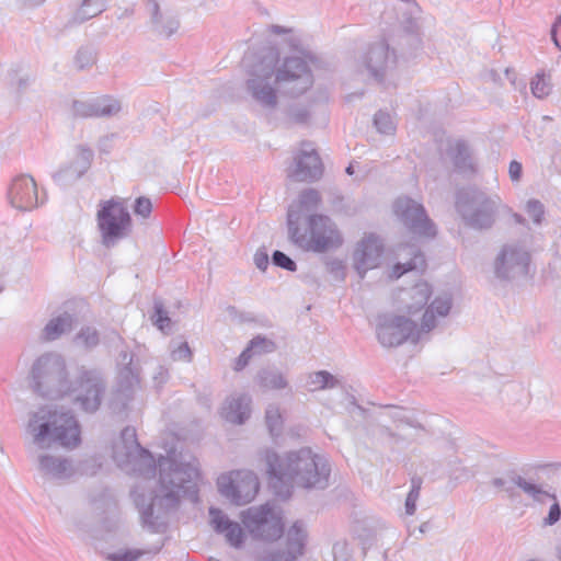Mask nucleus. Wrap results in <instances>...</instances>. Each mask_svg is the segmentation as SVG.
<instances>
[{
  "label": "nucleus",
  "instance_id": "nucleus-1",
  "mask_svg": "<svg viewBox=\"0 0 561 561\" xmlns=\"http://www.w3.org/2000/svg\"><path fill=\"white\" fill-rule=\"evenodd\" d=\"M113 458L121 469L144 478L154 477L157 467L159 469L156 491L146 494L139 484L131 492L142 526L149 531H165L169 515L178 510L181 499L198 501L201 474L194 457L171 451L161 456L156 465L153 456L138 443L135 428L125 427L113 447Z\"/></svg>",
  "mask_w": 561,
  "mask_h": 561
},
{
  "label": "nucleus",
  "instance_id": "nucleus-2",
  "mask_svg": "<svg viewBox=\"0 0 561 561\" xmlns=\"http://www.w3.org/2000/svg\"><path fill=\"white\" fill-rule=\"evenodd\" d=\"M262 458L266 463L270 485L282 499H288L295 485L322 490L329 484L331 467L328 459L308 447L284 456L265 449Z\"/></svg>",
  "mask_w": 561,
  "mask_h": 561
},
{
  "label": "nucleus",
  "instance_id": "nucleus-3",
  "mask_svg": "<svg viewBox=\"0 0 561 561\" xmlns=\"http://www.w3.org/2000/svg\"><path fill=\"white\" fill-rule=\"evenodd\" d=\"M34 390L42 397L57 399L68 393H76L75 401L85 412H94L101 404L104 382L96 370H82L79 381L72 388L67 379L66 363L58 353H45L32 367Z\"/></svg>",
  "mask_w": 561,
  "mask_h": 561
},
{
  "label": "nucleus",
  "instance_id": "nucleus-4",
  "mask_svg": "<svg viewBox=\"0 0 561 561\" xmlns=\"http://www.w3.org/2000/svg\"><path fill=\"white\" fill-rule=\"evenodd\" d=\"M453 299L448 294L438 295L426 307L421 324L404 316L382 313L376 319V336L383 347H397L411 341L416 343L422 334L435 329L439 321L445 319L451 309Z\"/></svg>",
  "mask_w": 561,
  "mask_h": 561
},
{
  "label": "nucleus",
  "instance_id": "nucleus-5",
  "mask_svg": "<svg viewBox=\"0 0 561 561\" xmlns=\"http://www.w3.org/2000/svg\"><path fill=\"white\" fill-rule=\"evenodd\" d=\"M33 447L46 450L55 446L75 448L80 443L78 421L70 411L44 405L28 415L25 427Z\"/></svg>",
  "mask_w": 561,
  "mask_h": 561
},
{
  "label": "nucleus",
  "instance_id": "nucleus-6",
  "mask_svg": "<svg viewBox=\"0 0 561 561\" xmlns=\"http://www.w3.org/2000/svg\"><path fill=\"white\" fill-rule=\"evenodd\" d=\"M287 226L291 242L305 251L324 253L343 243L336 224L325 215H309L302 221L299 210L288 208Z\"/></svg>",
  "mask_w": 561,
  "mask_h": 561
},
{
  "label": "nucleus",
  "instance_id": "nucleus-7",
  "mask_svg": "<svg viewBox=\"0 0 561 561\" xmlns=\"http://www.w3.org/2000/svg\"><path fill=\"white\" fill-rule=\"evenodd\" d=\"M456 208L466 225L478 230L490 229L501 213H511L499 195L477 188L459 191Z\"/></svg>",
  "mask_w": 561,
  "mask_h": 561
},
{
  "label": "nucleus",
  "instance_id": "nucleus-8",
  "mask_svg": "<svg viewBox=\"0 0 561 561\" xmlns=\"http://www.w3.org/2000/svg\"><path fill=\"white\" fill-rule=\"evenodd\" d=\"M245 89L251 99L262 108L273 111L278 104L275 81V56L268 53L248 72Z\"/></svg>",
  "mask_w": 561,
  "mask_h": 561
},
{
  "label": "nucleus",
  "instance_id": "nucleus-9",
  "mask_svg": "<svg viewBox=\"0 0 561 561\" xmlns=\"http://www.w3.org/2000/svg\"><path fill=\"white\" fill-rule=\"evenodd\" d=\"M275 62L277 61L276 54ZM310 55L285 57L278 66L275 65V81L289 96L296 98L309 90L313 84V75L310 68Z\"/></svg>",
  "mask_w": 561,
  "mask_h": 561
},
{
  "label": "nucleus",
  "instance_id": "nucleus-10",
  "mask_svg": "<svg viewBox=\"0 0 561 561\" xmlns=\"http://www.w3.org/2000/svg\"><path fill=\"white\" fill-rule=\"evenodd\" d=\"M98 227L105 247H113L125 238L130 230L131 217L123 199L112 198L104 202L96 215Z\"/></svg>",
  "mask_w": 561,
  "mask_h": 561
},
{
  "label": "nucleus",
  "instance_id": "nucleus-11",
  "mask_svg": "<svg viewBox=\"0 0 561 561\" xmlns=\"http://www.w3.org/2000/svg\"><path fill=\"white\" fill-rule=\"evenodd\" d=\"M217 488L224 497L232 504L241 506L255 499L260 482L251 470H232L218 477Z\"/></svg>",
  "mask_w": 561,
  "mask_h": 561
},
{
  "label": "nucleus",
  "instance_id": "nucleus-12",
  "mask_svg": "<svg viewBox=\"0 0 561 561\" xmlns=\"http://www.w3.org/2000/svg\"><path fill=\"white\" fill-rule=\"evenodd\" d=\"M242 524L255 539L274 540L282 536V517L268 503L252 506L243 511L240 515Z\"/></svg>",
  "mask_w": 561,
  "mask_h": 561
},
{
  "label": "nucleus",
  "instance_id": "nucleus-13",
  "mask_svg": "<svg viewBox=\"0 0 561 561\" xmlns=\"http://www.w3.org/2000/svg\"><path fill=\"white\" fill-rule=\"evenodd\" d=\"M306 541V526L297 520L288 528L284 542L260 550L256 561H297L304 554Z\"/></svg>",
  "mask_w": 561,
  "mask_h": 561
},
{
  "label": "nucleus",
  "instance_id": "nucleus-14",
  "mask_svg": "<svg viewBox=\"0 0 561 561\" xmlns=\"http://www.w3.org/2000/svg\"><path fill=\"white\" fill-rule=\"evenodd\" d=\"M530 254L519 243H506L497 253L493 270L494 276L501 280H512L527 275Z\"/></svg>",
  "mask_w": 561,
  "mask_h": 561
},
{
  "label": "nucleus",
  "instance_id": "nucleus-15",
  "mask_svg": "<svg viewBox=\"0 0 561 561\" xmlns=\"http://www.w3.org/2000/svg\"><path fill=\"white\" fill-rule=\"evenodd\" d=\"M396 216L414 234L432 238L436 234L434 224L427 217L422 204L409 197H399L393 204Z\"/></svg>",
  "mask_w": 561,
  "mask_h": 561
},
{
  "label": "nucleus",
  "instance_id": "nucleus-16",
  "mask_svg": "<svg viewBox=\"0 0 561 561\" xmlns=\"http://www.w3.org/2000/svg\"><path fill=\"white\" fill-rule=\"evenodd\" d=\"M46 450H38L36 456L37 470L45 480L66 481L84 471L71 458L56 455Z\"/></svg>",
  "mask_w": 561,
  "mask_h": 561
},
{
  "label": "nucleus",
  "instance_id": "nucleus-17",
  "mask_svg": "<svg viewBox=\"0 0 561 561\" xmlns=\"http://www.w3.org/2000/svg\"><path fill=\"white\" fill-rule=\"evenodd\" d=\"M323 172L321 159L309 142H304L288 168L287 175L293 181L311 182L318 180Z\"/></svg>",
  "mask_w": 561,
  "mask_h": 561
},
{
  "label": "nucleus",
  "instance_id": "nucleus-18",
  "mask_svg": "<svg viewBox=\"0 0 561 561\" xmlns=\"http://www.w3.org/2000/svg\"><path fill=\"white\" fill-rule=\"evenodd\" d=\"M8 201L12 207L22 211H28L45 202L39 196L35 180L27 174L15 176L8 188Z\"/></svg>",
  "mask_w": 561,
  "mask_h": 561
},
{
  "label": "nucleus",
  "instance_id": "nucleus-19",
  "mask_svg": "<svg viewBox=\"0 0 561 561\" xmlns=\"http://www.w3.org/2000/svg\"><path fill=\"white\" fill-rule=\"evenodd\" d=\"M382 253L383 242L375 233L365 234L363 239L357 242L353 254V263L360 278H364L369 270L380 265Z\"/></svg>",
  "mask_w": 561,
  "mask_h": 561
},
{
  "label": "nucleus",
  "instance_id": "nucleus-20",
  "mask_svg": "<svg viewBox=\"0 0 561 561\" xmlns=\"http://www.w3.org/2000/svg\"><path fill=\"white\" fill-rule=\"evenodd\" d=\"M362 64L375 80L381 81L396 67L397 56L394 51H390L389 44L381 39L368 47L362 57Z\"/></svg>",
  "mask_w": 561,
  "mask_h": 561
},
{
  "label": "nucleus",
  "instance_id": "nucleus-21",
  "mask_svg": "<svg viewBox=\"0 0 561 561\" xmlns=\"http://www.w3.org/2000/svg\"><path fill=\"white\" fill-rule=\"evenodd\" d=\"M139 387V367L134 363V355L122 351L117 359V393L129 399Z\"/></svg>",
  "mask_w": 561,
  "mask_h": 561
},
{
  "label": "nucleus",
  "instance_id": "nucleus-22",
  "mask_svg": "<svg viewBox=\"0 0 561 561\" xmlns=\"http://www.w3.org/2000/svg\"><path fill=\"white\" fill-rule=\"evenodd\" d=\"M93 156V151L89 147L78 146L75 159L69 165L61 168L55 173L54 181L60 186H66L77 181L89 170Z\"/></svg>",
  "mask_w": 561,
  "mask_h": 561
},
{
  "label": "nucleus",
  "instance_id": "nucleus-23",
  "mask_svg": "<svg viewBox=\"0 0 561 561\" xmlns=\"http://www.w3.org/2000/svg\"><path fill=\"white\" fill-rule=\"evenodd\" d=\"M78 319L77 314L69 308V304H65L61 308L51 313L42 330L41 337L44 341L51 342L72 331Z\"/></svg>",
  "mask_w": 561,
  "mask_h": 561
},
{
  "label": "nucleus",
  "instance_id": "nucleus-24",
  "mask_svg": "<svg viewBox=\"0 0 561 561\" xmlns=\"http://www.w3.org/2000/svg\"><path fill=\"white\" fill-rule=\"evenodd\" d=\"M210 524L216 533L225 536L227 542L240 548L244 541V534L239 523L231 520L221 510L209 508Z\"/></svg>",
  "mask_w": 561,
  "mask_h": 561
},
{
  "label": "nucleus",
  "instance_id": "nucleus-25",
  "mask_svg": "<svg viewBox=\"0 0 561 561\" xmlns=\"http://www.w3.org/2000/svg\"><path fill=\"white\" fill-rule=\"evenodd\" d=\"M432 295L431 285L427 282H419L413 287L401 290L399 302L402 310L409 314H415L423 310Z\"/></svg>",
  "mask_w": 561,
  "mask_h": 561
},
{
  "label": "nucleus",
  "instance_id": "nucleus-26",
  "mask_svg": "<svg viewBox=\"0 0 561 561\" xmlns=\"http://www.w3.org/2000/svg\"><path fill=\"white\" fill-rule=\"evenodd\" d=\"M251 397L247 393H233L226 399L220 414L233 424H243L251 414Z\"/></svg>",
  "mask_w": 561,
  "mask_h": 561
},
{
  "label": "nucleus",
  "instance_id": "nucleus-27",
  "mask_svg": "<svg viewBox=\"0 0 561 561\" xmlns=\"http://www.w3.org/2000/svg\"><path fill=\"white\" fill-rule=\"evenodd\" d=\"M147 5L153 32L158 35L169 37L178 31L180 23L173 12L169 10L161 11L158 2L154 0H150Z\"/></svg>",
  "mask_w": 561,
  "mask_h": 561
},
{
  "label": "nucleus",
  "instance_id": "nucleus-28",
  "mask_svg": "<svg viewBox=\"0 0 561 561\" xmlns=\"http://www.w3.org/2000/svg\"><path fill=\"white\" fill-rule=\"evenodd\" d=\"M408 251V254H410L412 257L404 262V263H397L390 273V277L398 279L403 274L412 271L423 272L426 267V261L424 254L420 251L419 248L415 245H407V247H400L398 255L401 256V251Z\"/></svg>",
  "mask_w": 561,
  "mask_h": 561
},
{
  "label": "nucleus",
  "instance_id": "nucleus-29",
  "mask_svg": "<svg viewBox=\"0 0 561 561\" xmlns=\"http://www.w3.org/2000/svg\"><path fill=\"white\" fill-rule=\"evenodd\" d=\"M448 156L454 162L457 171L461 173L473 171V161L468 145L462 140H457L450 145Z\"/></svg>",
  "mask_w": 561,
  "mask_h": 561
},
{
  "label": "nucleus",
  "instance_id": "nucleus-30",
  "mask_svg": "<svg viewBox=\"0 0 561 561\" xmlns=\"http://www.w3.org/2000/svg\"><path fill=\"white\" fill-rule=\"evenodd\" d=\"M106 9V0H82L81 5L76 10L72 15V23H83Z\"/></svg>",
  "mask_w": 561,
  "mask_h": 561
},
{
  "label": "nucleus",
  "instance_id": "nucleus-31",
  "mask_svg": "<svg viewBox=\"0 0 561 561\" xmlns=\"http://www.w3.org/2000/svg\"><path fill=\"white\" fill-rule=\"evenodd\" d=\"M257 382L261 387L271 390H282L287 388L286 376L276 368H265L257 374Z\"/></svg>",
  "mask_w": 561,
  "mask_h": 561
},
{
  "label": "nucleus",
  "instance_id": "nucleus-32",
  "mask_svg": "<svg viewBox=\"0 0 561 561\" xmlns=\"http://www.w3.org/2000/svg\"><path fill=\"white\" fill-rule=\"evenodd\" d=\"M321 197L318 191L313 188L305 190L300 193L298 202L289 206L300 211L302 221L309 216L308 213L314 210L320 204Z\"/></svg>",
  "mask_w": 561,
  "mask_h": 561
},
{
  "label": "nucleus",
  "instance_id": "nucleus-33",
  "mask_svg": "<svg viewBox=\"0 0 561 561\" xmlns=\"http://www.w3.org/2000/svg\"><path fill=\"white\" fill-rule=\"evenodd\" d=\"M93 105L94 117L113 116L122 108L121 102L111 95L93 98Z\"/></svg>",
  "mask_w": 561,
  "mask_h": 561
},
{
  "label": "nucleus",
  "instance_id": "nucleus-34",
  "mask_svg": "<svg viewBox=\"0 0 561 561\" xmlns=\"http://www.w3.org/2000/svg\"><path fill=\"white\" fill-rule=\"evenodd\" d=\"M517 488L522 489L523 492L536 502L543 503L548 497L554 499L552 494L542 484L535 483L530 480H526L523 477H517Z\"/></svg>",
  "mask_w": 561,
  "mask_h": 561
},
{
  "label": "nucleus",
  "instance_id": "nucleus-35",
  "mask_svg": "<svg viewBox=\"0 0 561 561\" xmlns=\"http://www.w3.org/2000/svg\"><path fill=\"white\" fill-rule=\"evenodd\" d=\"M337 380L332 374L325 370L312 373L308 376L307 386L310 391L322 390L325 388H334Z\"/></svg>",
  "mask_w": 561,
  "mask_h": 561
},
{
  "label": "nucleus",
  "instance_id": "nucleus-36",
  "mask_svg": "<svg viewBox=\"0 0 561 561\" xmlns=\"http://www.w3.org/2000/svg\"><path fill=\"white\" fill-rule=\"evenodd\" d=\"M161 546L154 547L152 550L144 551L139 549H118L106 556L108 561H137L145 553H158Z\"/></svg>",
  "mask_w": 561,
  "mask_h": 561
},
{
  "label": "nucleus",
  "instance_id": "nucleus-37",
  "mask_svg": "<svg viewBox=\"0 0 561 561\" xmlns=\"http://www.w3.org/2000/svg\"><path fill=\"white\" fill-rule=\"evenodd\" d=\"M75 342L85 348H93L100 342L99 331L94 327L84 325L77 333Z\"/></svg>",
  "mask_w": 561,
  "mask_h": 561
},
{
  "label": "nucleus",
  "instance_id": "nucleus-38",
  "mask_svg": "<svg viewBox=\"0 0 561 561\" xmlns=\"http://www.w3.org/2000/svg\"><path fill=\"white\" fill-rule=\"evenodd\" d=\"M525 211L533 220L534 225L540 226L545 219V205L535 198H530L525 204Z\"/></svg>",
  "mask_w": 561,
  "mask_h": 561
},
{
  "label": "nucleus",
  "instance_id": "nucleus-39",
  "mask_svg": "<svg viewBox=\"0 0 561 561\" xmlns=\"http://www.w3.org/2000/svg\"><path fill=\"white\" fill-rule=\"evenodd\" d=\"M265 420L272 436H277L282 428V415L278 407L268 405L265 412Z\"/></svg>",
  "mask_w": 561,
  "mask_h": 561
},
{
  "label": "nucleus",
  "instance_id": "nucleus-40",
  "mask_svg": "<svg viewBox=\"0 0 561 561\" xmlns=\"http://www.w3.org/2000/svg\"><path fill=\"white\" fill-rule=\"evenodd\" d=\"M374 124L381 134L391 135L396 130V123L392 116L383 111H379L375 114Z\"/></svg>",
  "mask_w": 561,
  "mask_h": 561
},
{
  "label": "nucleus",
  "instance_id": "nucleus-41",
  "mask_svg": "<svg viewBox=\"0 0 561 561\" xmlns=\"http://www.w3.org/2000/svg\"><path fill=\"white\" fill-rule=\"evenodd\" d=\"M530 90L534 96L542 99L551 91L550 80L546 75H537L530 82Z\"/></svg>",
  "mask_w": 561,
  "mask_h": 561
},
{
  "label": "nucleus",
  "instance_id": "nucleus-42",
  "mask_svg": "<svg viewBox=\"0 0 561 561\" xmlns=\"http://www.w3.org/2000/svg\"><path fill=\"white\" fill-rule=\"evenodd\" d=\"M248 346L251 348L253 356L265 353H272L276 348L275 343L273 341L266 337H262L260 335L252 339Z\"/></svg>",
  "mask_w": 561,
  "mask_h": 561
},
{
  "label": "nucleus",
  "instance_id": "nucleus-43",
  "mask_svg": "<svg viewBox=\"0 0 561 561\" xmlns=\"http://www.w3.org/2000/svg\"><path fill=\"white\" fill-rule=\"evenodd\" d=\"M153 310V324L161 331L169 329L171 319L169 318L168 312L164 310L163 304L160 300L154 301Z\"/></svg>",
  "mask_w": 561,
  "mask_h": 561
},
{
  "label": "nucleus",
  "instance_id": "nucleus-44",
  "mask_svg": "<svg viewBox=\"0 0 561 561\" xmlns=\"http://www.w3.org/2000/svg\"><path fill=\"white\" fill-rule=\"evenodd\" d=\"M387 415L397 423L407 424L411 427H416V424L414 423V420L412 419L410 411L405 409L398 407H388Z\"/></svg>",
  "mask_w": 561,
  "mask_h": 561
},
{
  "label": "nucleus",
  "instance_id": "nucleus-45",
  "mask_svg": "<svg viewBox=\"0 0 561 561\" xmlns=\"http://www.w3.org/2000/svg\"><path fill=\"white\" fill-rule=\"evenodd\" d=\"M332 561H352V550L346 540L340 539L333 543Z\"/></svg>",
  "mask_w": 561,
  "mask_h": 561
},
{
  "label": "nucleus",
  "instance_id": "nucleus-46",
  "mask_svg": "<svg viewBox=\"0 0 561 561\" xmlns=\"http://www.w3.org/2000/svg\"><path fill=\"white\" fill-rule=\"evenodd\" d=\"M93 98L88 100H76L72 103V112L80 117H94Z\"/></svg>",
  "mask_w": 561,
  "mask_h": 561
},
{
  "label": "nucleus",
  "instance_id": "nucleus-47",
  "mask_svg": "<svg viewBox=\"0 0 561 561\" xmlns=\"http://www.w3.org/2000/svg\"><path fill=\"white\" fill-rule=\"evenodd\" d=\"M517 477L518 476L516 474H512L508 477L495 478L493 479L492 484L499 490L505 492L508 496H513L515 488H517Z\"/></svg>",
  "mask_w": 561,
  "mask_h": 561
},
{
  "label": "nucleus",
  "instance_id": "nucleus-48",
  "mask_svg": "<svg viewBox=\"0 0 561 561\" xmlns=\"http://www.w3.org/2000/svg\"><path fill=\"white\" fill-rule=\"evenodd\" d=\"M95 61V54L91 48H80L76 55V66L83 70L91 67Z\"/></svg>",
  "mask_w": 561,
  "mask_h": 561
},
{
  "label": "nucleus",
  "instance_id": "nucleus-49",
  "mask_svg": "<svg viewBox=\"0 0 561 561\" xmlns=\"http://www.w3.org/2000/svg\"><path fill=\"white\" fill-rule=\"evenodd\" d=\"M134 214L141 219L149 218L152 211V203L148 197L140 196L135 199L133 205Z\"/></svg>",
  "mask_w": 561,
  "mask_h": 561
},
{
  "label": "nucleus",
  "instance_id": "nucleus-50",
  "mask_svg": "<svg viewBox=\"0 0 561 561\" xmlns=\"http://www.w3.org/2000/svg\"><path fill=\"white\" fill-rule=\"evenodd\" d=\"M421 482L415 479L412 480V488L405 500V513L413 515L416 510V501L420 496Z\"/></svg>",
  "mask_w": 561,
  "mask_h": 561
},
{
  "label": "nucleus",
  "instance_id": "nucleus-51",
  "mask_svg": "<svg viewBox=\"0 0 561 561\" xmlns=\"http://www.w3.org/2000/svg\"><path fill=\"white\" fill-rule=\"evenodd\" d=\"M272 262L274 265L289 272H295L297 268L296 263L287 254L282 251H274L272 254Z\"/></svg>",
  "mask_w": 561,
  "mask_h": 561
},
{
  "label": "nucleus",
  "instance_id": "nucleus-52",
  "mask_svg": "<svg viewBox=\"0 0 561 561\" xmlns=\"http://www.w3.org/2000/svg\"><path fill=\"white\" fill-rule=\"evenodd\" d=\"M171 357L173 360H192V351L186 342H181L176 346L172 345Z\"/></svg>",
  "mask_w": 561,
  "mask_h": 561
},
{
  "label": "nucleus",
  "instance_id": "nucleus-53",
  "mask_svg": "<svg viewBox=\"0 0 561 561\" xmlns=\"http://www.w3.org/2000/svg\"><path fill=\"white\" fill-rule=\"evenodd\" d=\"M8 81L9 84L19 93L28 85L30 78L28 76H20L16 70H12L8 72Z\"/></svg>",
  "mask_w": 561,
  "mask_h": 561
},
{
  "label": "nucleus",
  "instance_id": "nucleus-54",
  "mask_svg": "<svg viewBox=\"0 0 561 561\" xmlns=\"http://www.w3.org/2000/svg\"><path fill=\"white\" fill-rule=\"evenodd\" d=\"M328 270L329 272L340 280H343L345 278V264L341 260H332L328 262Z\"/></svg>",
  "mask_w": 561,
  "mask_h": 561
},
{
  "label": "nucleus",
  "instance_id": "nucleus-55",
  "mask_svg": "<svg viewBox=\"0 0 561 561\" xmlns=\"http://www.w3.org/2000/svg\"><path fill=\"white\" fill-rule=\"evenodd\" d=\"M253 261H254L255 266L260 271L264 272L267 268L268 262H270L267 252L264 249H259L254 253Z\"/></svg>",
  "mask_w": 561,
  "mask_h": 561
},
{
  "label": "nucleus",
  "instance_id": "nucleus-56",
  "mask_svg": "<svg viewBox=\"0 0 561 561\" xmlns=\"http://www.w3.org/2000/svg\"><path fill=\"white\" fill-rule=\"evenodd\" d=\"M252 356L253 355H252L251 348L249 346H247L245 350H243V352L236 359L233 369L236 371L242 370L249 364Z\"/></svg>",
  "mask_w": 561,
  "mask_h": 561
},
{
  "label": "nucleus",
  "instance_id": "nucleus-57",
  "mask_svg": "<svg viewBox=\"0 0 561 561\" xmlns=\"http://www.w3.org/2000/svg\"><path fill=\"white\" fill-rule=\"evenodd\" d=\"M561 518V508L558 503H554L550 506L548 516L545 518L543 524L551 526L556 524Z\"/></svg>",
  "mask_w": 561,
  "mask_h": 561
},
{
  "label": "nucleus",
  "instance_id": "nucleus-58",
  "mask_svg": "<svg viewBox=\"0 0 561 561\" xmlns=\"http://www.w3.org/2000/svg\"><path fill=\"white\" fill-rule=\"evenodd\" d=\"M310 116V111L305 107H294L290 110V117L296 123H306Z\"/></svg>",
  "mask_w": 561,
  "mask_h": 561
},
{
  "label": "nucleus",
  "instance_id": "nucleus-59",
  "mask_svg": "<svg viewBox=\"0 0 561 561\" xmlns=\"http://www.w3.org/2000/svg\"><path fill=\"white\" fill-rule=\"evenodd\" d=\"M522 173H523L522 163H519L516 160H513L510 163V168H508V174H510L511 180L513 182H518L522 178Z\"/></svg>",
  "mask_w": 561,
  "mask_h": 561
},
{
  "label": "nucleus",
  "instance_id": "nucleus-60",
  "mask_svg": "<svg viewBox=\"0 0 561 561\" xmlns=\"http://www.w3.org/2000/svg\"><path fill=\"white\" fill-rule=\"evenodd\" d=\"M152 378L156 387H161L168 380V369L163 366H158Z\"/></svg>",
  "mask_w": 561,
  "mask_h": 561
},
{
  "label": "nucleus",
  "instance_id": "nucleus-61",
  "mask_svg": "<svg viewBox=\"0 0 561 561\" xmlns=\"http://www.w3.org/2000/svg\"><path fill=\"white\" fill-rule=\"evenodd\" d=\"M46 0H15L20 9H33L42 5Z\"/></svg>",
  "mask_w": 561,
  "mask_h": 561
},
{
  "label": "nucleus",
  "instance_id": "nucleus-62",
  "mask_svg": "<svg viewBox=\"0 0 561 561\" xmlns=\"http://www.w3.org/2000/svg\"><path fill=\"white\" fill-rule=\"evenodd\" d=\"M559 33H561V13H560V16L557 19V21L554 22V24L552 26V31H551L552 39H553L556 46L560 48L561 46H560V42L558 39Z\"/></svg>",
  "mask_w": 561,
  "mask_h": 561
},
{
  "label": "nucleus",
  "instance_id": "nucleus-63",
  "mask_svg": "<svg viewBox=\"0 0 561 561\" xmlns=\"http://www.w3.org/2000/svg\"><path fill=\"white\" fill-rule=\"evenodd\" d=\"M507 215H511V217L513 218V220L518 224V225H526V219L520 215V214H517L515 211H513V209L511 208V213H506Z\"/></svg>",
  "mask_w": 561,
  "mask_h": 561
},
{
  "label": "nucleus",
  "instance_id": "nucleus-64",
  "mask_svg": "<svg viewBox=\"0 0 561 561\" xmlns=\"http://www.w3.org/2000/svg\"><path fill=\"white\" fill-rule=\"evenodd\" d=\"M270 30L272 33L277 34V35L285 34L288 32L287 28H285L284 26H279V25H271Z\"/></svg>",
  "mask_w": 561,
  "mask_h": 561
}]
</instances>
